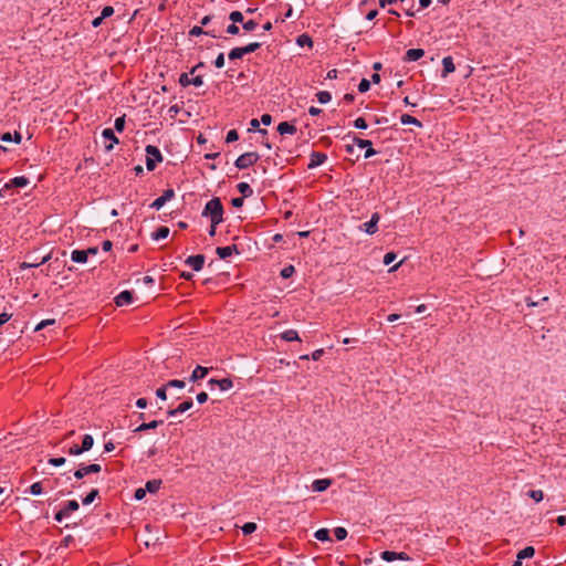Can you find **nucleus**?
I'll use <instances>...</instances> for the list:
<instances>
[{
  "mask_svg": "<svg viewBox=\"0 0 566 566\" xmlns=\"http://www.w3.org/2000/svg\"><path fill=\"white\" fill-rule=\"evenodd\" d=\"M223 206L220 198L214 197L209 200L202 211L203 217H209L211 223L220 224L223 221Z\"/></svg>",
  "mask_w": 566,
  "mask_h": 566,
  "instance_id": "obj_1",
  "label": "nucleus"
},
{
  "mask_svg": "<svg viewBox=\"0 0 566 566\" xmlns=\"http://www.w3.org/2000/svg\"><path fill=\"white\" fill-rule=\"evenodd\" d=\"M146 167L149 171H153L158 163H161L164 157L158 149V147L154 145H147L146 148Z\"/></svg>",
  "mask_w": 566,
  "mask_h": 566,
  "instance_id": "obj_2",
  "label": "nucleus"
},
{
  "mask_svg": "<svg viewBox=\"0 0 566 566\" xmlns=\"http://www.w3.org/2000/svg\"><path fill=\"white\" fill-rule=\"evenodd\" d=\"M260 159V155L255 151H249L240 155L234 161L238 169H247L253 166Z\"/></svg>",
  "mask_w": 566,
  "mask_h": 566,
  "instance_id": "obj_3",
  "label": "nucleus"
},
{
  "mask_svg": "<svg viewBox=\"0 0 566 566\" xmlns=\"http://www.w3.org/2000/svg\"><path fill=\"white\" fill-rule=\"evenodd\" d=\"M175 197L174 189H166L160 197L154 200L150 205L151 208L159 210L167 201L171 200Z\"/></svg>",
  "mask_w": 566,
  "mask_h": 566,
  "instance_id": "obj_4",
  "label": "nucleus"
},
{
  "mask_svg": "<svg viewBox=\"0 0 566 566\" xmlns=\"http://www.w3.org/2000/svg\"><path fill=\"white\" fill-rule=\"evenodd\" d=\"M380 220V216L378 212H375L371 214V218L368 222H365L361 227V229L368 233V234H374L378 231V222Z\"/></svg>",
  "mask_w": 566,
  "mask_h": 566,
  "instance_id": "obj_5",
  "label": "nucleus"
},
{
  "mask_svg": "<svg viewBox=\"0 0 566 566\" xmlns=\"http://www.w3.org/2000/svg\"><path fill=\"white\" fill-rule=\"evenodd\" d=\"M353 143L359 148L367 147V150L365 151V158H370L376 154V150L371 147L373 144L369 139H363L357 136H353Z\"/></svg>",
  "mask_w": 566,
  "mask_h": 566,
  "instance_id": "obj_6",
  "label": "nucleus"
},
{
  "mask_svg": "<svg viewBox=\"0 0 566 566\" xmlns=\"http://www.w3.org/2000/svg\"><path fill=\"white\" fill-rule=\"evenodd\" d=\"M205 260L206 258L203 254H196L188 256L185 263L191 266L195 271H200L203 268Z\"/></svg>",
  "mask_w": 566,
  "mask_h": 566,
  "instance_id": "obj_7",
  "label": "nucleus"
},
{
  "mask_svg": "<svg viewBox=\"0 0 566 566\" xmlns=\"http://www.w3.org/2000/svg\"><path fill=\"white\" fill-rule=\"evenodd\" d=\"M327 159L326 154L319 151H313L310 156V163L307 165L308 169L316 168L323 165Z\"/></svg>",
  "mask_w": 566,
  "mask_h": 566,
  "instance_id": "obj_8",
  "label": "nucleus"
},
{
  "mask_svg": "<svg viewBox=\"0 0 566 566\" xmlns=\"http://www.w3.org/2000/svg\"><path fill=\"white\" fill-rule=\"evenodd\" d=\"M216 253L220 259H227L231 256L233 253H239V249L235 244L227 245V247H218L216 249Z\"/></svg>",
  "mask_w": 566,
  "mask_h": 566,
  "instance_id": "obj_9",
  "label": "nucleus"
},
{
  "mask_svg": "<svg viewBox=\"0 0 566 566\" xmlns=\"http://www.w3.org/2000/svg\"><path fill=\"white\" fill-rule=\"evenodd\" d=\"M29 185V179L24 176H19L12 178L9 182L4 185V189L11 188H23Z\"/></svg>",
  "mask_w": 566,
  "mask_h": 566,
  "instance_id": "obj_10",
  "label": "nucleus"
},
{
  "mask_svg": "<svg viewBox=\"0 0 566 566\" xmlns=\"http://www.w3.org/2000/svg\"><path fill=\"white\" fill-rule=\"evenodd\" d=\"M333 483L331 479H317L312 483V489L314 492H324L326 491Z\"/></svg>",
  "mask_w": 566,
  "mask_h": 566,
  "instance_id": "obj_11",
  "label": "nucleus"
},
{
  "mask_svg": "<svg viewBox=\"0 0 566 566\" xmlns=\"http://www.w3.org/2000/svg\"><path fill=\"white\" fill-rule=\"evenodd\" d=\"M133 302V293L130 291H123L115 297L117 306L128 305Z\"/></svg>",
  "mask_w": 566,
  "mask_h": 566,
  "instance_id": "obj_12",
  "label": "nucleus"
},
{
  "mask_svg": "<svg viewBox=\"0 0 566 566\" xmlns=\"http://www.w3.org/2000/svg\"><path fill=\"white\" fill-rule=\"evenodd\" d=\"M424 55V51L422 49H409L406 52L405 61L413 62L421 59Z\"/></svg>",
  "mask_w": 566,
  "mask_h": 566,
  "instance_id": "obj_13",
  "label": "nucleus"
},
{
  "mask_svg": "<svg viewBox=\"0 0 566 566\" xmlns=\"http://www.w3.org/2000/svg\"><path fill=\"white\" fill-rule=\"evenodd\" d=\"M209 373V368L198 365L190 376V381H197L205 378Z\"/></svg>",
  "mask_w": 566,
  "mask_h": 566,
  "instance_id": "obj_14",
  "label": "nucleus"
},
{
  "mask_svg": "<svg viewBox=\"0 0 566 566\" xmlns=\"http://www.w3.org/2000/svg\"><path fill=\"white\" fill-rule=\"evenodd\" d=\"M277 132L280 135H285V134H295L296 133V127L289 123V122H282L277 125Z\"/></svg>",
  "mask_w": 566,
  "mask_h": 566,
  "instance_id": "obj_15",
  "label": "nucleus"
},
{
  "mask_svg": "<svg viewBox=\"0 0 566 566\" xmlns=\"http://www.w3.org/2000/svg\"><path fill=\"white\" fill-rule=\"evenodd\" d=\"M103 137L107 140H111L109 145H106V149H113L114 144H118V138L115 136L114 130L111 128H106L102 133Z\"/></svg>",
  "mask_w": 566,
  "mask_h": 566,
  "instance_id": "obj_16",
  "label": "nucleus"
},
{
  "mask_svg": "<svg viewBox=\"0 0 566 566\" xmlns=\"http://www.w3.org/2000/svg\"><path fill=\"white\" fill-rule=\"evenodd\" d=\"M71 259L76 263H85L87 261V252L84 250H73L71 253Z\"/></svg>",
  "mask_w": 566,
  "mask_h": 566,
  "instance_id": "obj_17",
  "label": "nucleus"
},
{
  "mask_svg": "<svg viewBox=\"0 0 566 566\" xmlns=\"http://www.w3.org/2000/svg\"><path fill=\"white\" fill-rule=\"evenodd\" d=\"M163 423H164L163 420H153L150 422H143L134 431L135 432H140V431H146V430H149V429H155V428H157L158 426H160Z\"/></svg>",
  "mask_w": 566,
  "mask_h": 566,
  "instance_id": "obj_18",
  "label": "nucleus"
},
{
  "mask_svg": "<svg viewBox=\"0 0 566 566\" xmlns=\"http://www.w3.org/2000/svg\"><path fill=\"white\" fill-rule=\"evenodd\" d=\"M400 122L403 125H415L417 127H422V123L409 114H402L400 116Z\"/></svg>",
  "mask_w": 566,
  "mask_h": 566,
  "instance_id": "obj_19",
  "label": "nucleus"
},
{
  "mask_svg": "<svg viewBox=\"0 0 566 566\" xmlns=\"http://www.w3.org/2000/svg\"><path fill=\"white\" fill-rule=\"evenodd\" d=\"M163 484V481L161 480H149L146 482V485H145V490L146 492H149V493H156L160 486Z\"/></svg>",
  "mask_w": 566,
  "mask_h": 566,
  "instance_id": "obj_20",
  "label": "nucleus"
},
{
  "mask_svg": "<svg viewBox=\"0 0 566 566\" xmlns=\"http://www.w3.org/2000/svg\"><path fill=\"white\" fill-rule=\"evenodd\" d=\"M443 75L454 72L455 66L451 56H446L442 60Z\"/></svg>",
  "mask_w": 566,
  "mask_h": 566,
  "instance_id": "obj_21",
  "label": "nucleus"
},
{
  "mask_svg": "<svg viewBox=\"0 0 566 566\" xmlns=\"http://www.w3.org/2000/svg\"><path fill=\"white\" fill-rule=\"evenodd\" d=\"M281 338L285 342L300 340L298 333L295 329H287L281 334Z\"/></svg>",
  "mask_w": 566,
  "mask_h": 566,
  "instance_id": "obj_22",
  "label": "nucleus"
},
{
  "mask_svg": "<svg viewBox=\"0 0 566 566\" xmlns=\"http://www.w3.org/2000/svg\"><path fill=\"white\" fill-rule=\"evenodd\" d=\"M296 43L300 46H308V48L313 46V40L307 33H303V34L298 35L296 39Z\"/></svg>",
  "mask_w": 566,
  "mask_h": 566,
  "instance_id": "obj_23",
  "label": "nucleus"
},
{
  "mask_svg": "<svg viewBox=\"0 0 566 566\" xmlns=\"http://www.w3.org/2000/svg\"><path fill=\"white\" fill-rule=\"evenodd\" d=\"M237 188H238L239 192L242 195L243 198H248V197L253 195L252 188L247 182H240L237 186Z\"/></svg>",
  "mask_w": 566,
  "mask_h": 566,
  "instance_id": "obj_24",
  "label": "nucleus"
},
{
  "mask_svg": "<svg viewBox=\"0 0 566 566\" xmlns=\"http://www.w3.org/2000/svg\"><path fill=\"white\" fill-rule=\"evenodd\" d=\"M93 444H94L93 437L91 434H85L83 437L82 444L80 447L84 452H86L92 449Z\"/></svg>",
  "mask_w": 566,
  "mask_h": 566,
  "instance_id": "obj_25",
  "label": "nucleus"
},
{
  "mask_svg": "<svg viewBox=\"0 0 566 566\" xmlns=\"http://www.w3.org/2000/svg\"><path fill=\"white\" fill-rule=\"evenodd\" d=\"M216 385L220 388V390L226 391L233 387V381L231 378H222L216 381Z\"/></svg>",
  "mask_w": 566,
  "mask_h": 566,
  "instance_id": "obj_26",
  "label": "nucleus"
},
{
  "mask_svg": "<svg viewBox=\"0 0 566 566\" xmlns=\"http://www.w3.org/2000/svg\"><path fill=\"white\" fill-rule=\"evenodd\" d=\"M535 554V549L533 546H526L525 548H523L522 551L518 552L517 554V558L520 560L524 559V558H531L533 557Z\"/></svg>",
  "mask_w": 566,
  "mask_h": 566,
  "instance_id": "obj_27",
  "label": "nucleus"
},
{
  "mask_svg": "<svg viewBox=\"0 0 566 566\" xmlns=\"http://www.w3.org/2000/svg\"><path fill=\"white\" fill-rule=\"evenodd\" d=\"M243 55H245L243 46L233 48L228 54L230 60L242 59Z\"/></svg>",
  "mask_w": 566,
  "mask_h": 566,
  "instance_id": "obj_28",
  "label": "nucleus"
},
{
  "mask_svg": "<svg viewBox=\"0 0 566 566\" xmlns=\"http://www.w3.org/2000/svg\"><path fill=\"white\" fill-rule=\"evenodd\" d=\"M169 234V228L168 227H159L156 232L153 233L154 240H160L167 238Z\"/></svg>",
  "mask_w": 566,
  "mask_h": 566,
  "instance_id": "obj_29",
  "label": "nucleus"
},
{
  "mask_svg": "<svg viewBox=\"0 0 566 566\" xmlns=\"http://www.w3.org/2000/svg\"><path fill=\"white\" fill-rule=\"evenodd\" d=\"M189 34L191 36H198V35H201V34H207V35H211L213 38H216L217 35L214 33H212L211 31H203V29L201 27H198V25H195L193 28H191V30L189 31Z\"/></svg>",
  "mask_w": 566,
  "mask_h": 566,
  "instance_id": "obj_30",
  "label": "nucleus"
},
{
  "mask_svg": "<svg viewBox=\"0 0 566 566\" xmlns=\"http://www.w3.org/2000/svg\"><path fill=\"white\" fill-rule=\"evenodd\" d=\"M85 470H87V467L85 463H81L78 465V468L74 471V478L77 479V480H82L85 475L90 474L88 472H86Z\"/></svg>",
  "mask_w": 566,
  "mask_h": 566,
  "instance_id": "obj_31",
  "label": "nucleus"
},
{
  "mask_svg": "<svg viewBox=\"0 0 566 566\" xmlns=\"http://www.w3.org/2000/svg\"><path fill=\"white\" fill-rule=\"evenodd\" d=\"M98 496V490L92 489L91 492L82 500L84 505H88L94 502V500Z\"/></svg>",
  "mask_w": 566,
  "mask_h": 566,
  "instance_id": "obj_32",
  "label": "nucleus"
},
{
  "mask_svg": "<svg viewBox=\"0 0 566 566\" xmlns=\"http://www.w3.org/2000/svg\"><path fill=\"white\" fill-rule=\"evenodd\" d=\"M315 538L318 541H328L329 539V531L327 528H319L314 534Z\"/></svg>",
  "mask_w": 566,
  "mask_h": 566,
  "instance_id": "obj_33",
  "label": "nucleus"
},
{
  "mask_svg": "<svg viewBox=\"0 0 566 566\" xmlns=\"http://www.w3.org/2000/svg\"><path fill=\"white\" fill-rule=\"evenodd\" d=\"M316 97L318 99V102L321 104H326L328 103L331 99H332V95L329 92L327 91H319L317 94H316Z\"/></svg>",
  "mask_w": 566,
  "mask_h": 566,
  "instance_id": "obj_34",
  "label": "nucleus"
},
{
  "mask_svg": "<svg viewBox=\"0 0 566 566\" xmlns=\"http://www.w3.org/2000/svg\"><path fill=\"white\" fill-rule=\"evenodd\" d=\"M527 495L533 499L535 502H541L544 497V493L542 490H531Z\"/></svg>",
  "mask_w": 566,
  "mask_h": 566,
  "instance_id": "obj_35",
  "label": "nucleus"
},
{
  "mask_svg": "<svg viewBox=\"0 0 566 566\" xmlns=\"http://www.w3.org/2000/svg\"><path fill=\"white\" fill-rule=\"evenodd\" d=\"M193 402L192 399H187L184 402H181L177 408L176 411H179V413L185 412L189 410L192 407Z\"/></svg>",
  "mask_w": 566,
  "mask_h": 566,
  "instance_id": "obj_36",
  "label": "nucleus"
},
{
  "mask_svg": "<svg viewBox=\"0 0 566 566\" xmlns=\"http://www.w3.org/2000/svg\"><path fill=\"white\" fill-rule=\"evenodd\" d=\"M50 254L45 255L44 258H42V260L39 262V263H28V262H23L21 264V269H29V268H36L45 262H48L50 260Z\"/></svg>",
  "mask_w": 566,
  "mask_h": 566,
  "instance_id": "obj_37",
  "label": "nucleus"
},
{
  "mask_svg": "<svg viewBox=\"0 0 566 566\" xmlns=\"http://www.w3.org/2000/svg\"><path fill=\"white\" fill-rule=\"evenodd\" d=\"M260 48H261V43H259V42H251L248 45L243 46V50H244L245 54H250V53L255 52Z\"/></svg>",
  "mask_w": 566,
  "mask_h": 566,
  "instance_id": "obj_38",
  "label": "nucleus"
},
{
  "mask_svg": "<svg viewBox=\"0 0 566 566\" xmlns=\"http://www.w3.org/2000/svg\"><path fill=\"white\" fill-rule=\"evenodd\" d=\"M256 530V524L253 522L245 523L242 526V532L244 535H250Z\"/></svg>",
  "mask_w": 566,
  "mask_h": 566,
  "instance_id": "obj_39",
  "label": "nucleus"
},
{
  "mask_svg": "<svg viewBox=\"0 0 566 566\" xmlns=\"http://www.w3.org/2000/svg\"><path fill=\"white\" fill-rule=\"evenodd\" d=\"M229 19L232 21V23H242L243 14L240 11H232L229 15Z\"/></svg>",
  "mask_w": 566,
  "mask_h": 566,
  "instance_id": "obj_40",
  "label": "nucleus"
},
{
  "mask_svg": "<svg viewBox=\"0 0 566 566\" xmlns=\"http://www.w3.org/2000/svg\"><path fill=\"white\" fill-rule=\"evenodd\" d=\"M334 535H335L337 541H343L347 536V531L344 527H336L334 530Z\"/></svg>",
  "mask_w": 566,
  "mask_h": 566,
  "instance_id": "obj_41",
  "label": "nucleus"
},
{
  "mask_svg": "<svg viewBox=\"0 0 566 566\" xmlns=\"http://www.w3.org/2000/svg\"><path fill=\"white\" fill-rule=\"evenodd\" d=\"M242 27H243V30H245L247 32H251V31H254L258 27V22L254 21V20H248L245 22H242Z\"/></svg>",
  "mask_w": 566,
  "mask_h": 566,
  "instance_id": "obj_42",
  "label": "nucleus"
},
{
  "mask_svg": "<svg viewBox=\"0 0 566 566\" xmlns=\"http://www.w3.org/2000/svg\"><path fill=\"white\" fill-rule=\"evenodd\" d=\"M114 128L117 132H119V133L124 130V128H125V115H123L120 117H117L115 119Z\"/></svg>",
  "mask_w": 566,
  "mask_h": 566,
  "instance_id": "obj_43",
  "label": "nucleus"
},
{
  "mask_svg": "<svg viewBox=\"0 0 566 566\" xmlns=\"http://www.w3.org/2000/svg\"><path fill=\"white\" fill-rule=\"evenodd\" d=\"M295 272V269L293 265H287L281 271V276L284 279L291 277Z\"/></svg>",
  "mask_w": 566,
  "mask_h": 566,
  "instance_id": "obj_44",
  "label": "nucleus"
},
{
  "mask_svg": "<svg viewBox=\"0 0 566 566\" xmlns=\"http://www.w3.org/2000/svg\"><path fill=\"white\" fill-rule=\"evenodd\" d=\"M380 557L386 562H392L396 560V552L391 551H384L380 555Z\"/></svg>",
  "mask_w": 566,
  "mask_h": 566,
  "instance_id": "obj_45",
  "label": "nucleus"
},
{
  "mask_svg": "<svg viewBox=\"0 0 566 566\" xmlns=\"http://www.w3.org/2000/svg\"><path fill=\"white\" fill-rule=\"evenodd\" d=\"M238 139H239V134L235 129H231L228 132L227 137H226L227 143H233Z\"/></svg>",
  "mask_w": 566,
  "mask_h": 566,
  "instance_id": "obj_46",
  "label": "nucleus"
},
{
  "mask_svg": "<svg viewBox=\"0 0 566 566\" xmlns=\"http://www.w3.org/2000/svg\"><path fill=\"white\" fill-rule=\"evenodd\" d=\"M42 483L41 482H35L33 483L31 486H30V492L31 494L33 495H39L42 493Z\"/></svg>",
  "mask_w": 566,
  "mask_h": 566,
  "instance_id": "obj_47",
  "label": "nucleus"
},
{
  "mask_svg": "<svg viewBox=\"0 0 566 566\" xmlns=\"http://www.w3.org/2000/svg\"><path fill=\"white\" fill-rule=\"evenodd\" d=\"M185 385H186V384H185V381H184V380H179V379H171V380H169V381L166 384V386H167L168 388H170V387H175V388H184V387H185Z\"/></svg>",
  "mask_w": 566,
  "mask_h": 566,
  "instance_id": "obj_48",
  "label": "nucleus"
},
{
  "mask_svg": "<svg viewBox=\"0 0 566 566\" xmlns=\"http://www.w3.org/2000/svg\"><path fill=\"white\" fill-rule=\"evenodd\" d=\"M370 88V82L367 78H363L358 84V91L365 93Z\"/></svg>",
  "mask_w": 566,
  "mask_h": 566,
  "instance_id": "obj_49",
  "label": "nucleus"
},
{
  "mask_svg": "<svg viewBox=\"0 0 566 566\" xmlns=\"http://www.w3.org/2000/svg\"><path fill=\"white\" fill-rule=\"evenodd\" d=\"M179 84L184 87L191 85V78L188 76L187 73L180 74Z\"/></svg>",
  "mask_w": 566,
  "mask_h": 566,
  "instance_id": "obj_50",
  "label": "nucleus"
},
{
  "mask_svg": "<svg viewBox=\"0 0 566 566\" xmlns=\"http://www.w3.org/2000/svg\"><path fill=\"white\" fill-rule=\"evenodd\" d=\"M82 453H84V451L81 449V447L78 444H73L67 450V454H70V455H80Z\"/></svg>",
  "mask_w": 566,
  "mask_h": 566,
  "instance_id": "obj_51",
  "label": "nucleus"
},
{
  "mask_svg": "<svg viewBox=\"0 0 566 566\" xmlns=\"http://www.w3.org/2000/svg\"><path fill=\"white\" fill-rule=\"evenodd\" d=\"M69 512H74V511H77L80 505H78V502L76 500H71L69 501L65 506H64Z\"/></svg>",
  "mask_w": 566,
  "mask_h": 566,
  "instance_id": "obj_52",
  "label": "nucleus"
},
{
  "mask_svg": "<svg viewBox=\"0 0 566 566\" xmlns=\"http://www.w3.org/2000/svg\"><path fill=\"white\" fill-rule=\"evenodd\" d=\"M354 126L358 129H366L368 127L364 117H358L354 120Z\"/></svg>",
  "mask_w": 566,
  "mask_h": 566,
  "instance_id": "obj_53",
  "label": "nucleus"
},
{
  "mask_svg": "<svg viewBox=\"0 0 566 566\" xmlns=\"http://www.w3.org/2000/svg\"><path fill=\"white\" fill-rule=\"evenodd\" d=\"M167 386L164 385L161 387H159L157 390H156V396L161 399V400H166L167 399Z\"/></svg>",
  "mask_w": 566,
  "mask_h": 566,
  "instance_id": "obj_54",
  "label": "nucleus"
},
{
  "mask_svg": "<svg viewBox=\"0 0 566 566\" xmlns=\"http://www.w3.org/2000/svg\"><path fill=\"white\" fill-rule=\"evenodd\" d=\"M65 461H66L65 458L60 457V458H50L48 462L54 467H61L65 463Z\"/></svg>",
  "mask_w": 566,
  "mask_h": 566,
  "instance_id": "obj_55",
  "label": "nucleus"
},
{
  "mask_svg": "<svg viewBox=\"0 0 566 566\" xmlns=\"http://www.w3.org/2000/svg\"><path fill=\"white\" fill-rule=\"evenodd\" d=\"M86 467H87V470H85V471L88 472L90 474L91 473H98L102 470V467L99 464H97V463L86 464Z\"/></svg>",
  "mask_w": 566,
  "mask_h": 566,
  "instance_id": "obj_56",
  "label": "nucleus"
},
{
  "mask_svg": "<svg viewBox=\"0 0 566 566\" xmlns=\"http://www.w3.org/2000/svg\"><path fill=\"white\" fill-rule=\"evenodd\" d=\"M113 13H114V8L111 7V6H106V7L103 8L101 17L103 19H106V18L113 15Z\"/></svg>",
  "mask_w": 566,
  "mask_h": 566,
  "instance_id": "obj_57",
  "label": "nucleus"
},
{
  "mask_svg": "<svg viewBox=\"0 0 566 566\" xmlns=\"http://www.w3.org/2000/svg\"><path fill=\"white\" fill-rule=\"evenodd\" d=\"M214 66L218 69H221L224 66V54L219 53L218 56L214 60Z\"/></svg>",
  "mask_w": 566,
  "mask_h": 566,
  "instance_id": "obj_58",
  "label": "nucleus"
},
{
  "mask_svg": "<svg viewBox=\"0 0 566 566\" xmlns=\"http://www.w3.org/2000/svg\"><path fill=\"white\" fill-rule=\"evenodd\" d=\"M54 323V319H44L36 325L35 331H41L49 325H53Z\"/></svg>",
  "mask_w": 566,
  "mask_h": 566,
  "instance_id": "obj_59",
  "label": "nucleus"
},
{
  "mask_svg": "<svg viewBox=\"0 0 566 566\" xmlns=\"http://www.w3.org/2000/svg\"><path fill=\"white\" fill-rule=\"evenodd\" d=\"M396 260V254L394 252H388L384 256V263L386 265L391 264Z\"/></svg>",
  "mask_w": 566,
  "mask_h": 566,
  "instance_id": "obj_60",
  "label": "nucleus"
},
{
  "mask_svg": "<svg viewBox=\"0 0 566 566\" xmlns=\"http://www.w3.org/2000/svg\"><path fill=\"white\" fill-rule=\"evenodd\" d=\"M240 32V29L239 27L237 25V23H231L230 25H228L227 28V33L231 34V35H237L239 34Z\"/></svg>",
  "mask_w": 566,
  "mask_h": 566,
  "instance_id": "obj_61",
  "label": "nucleus"
},
{
  "mask_svg": "<svg viewBox=\"0 0 566 566\" xmlns=\"http://www.w3.org/2000/svg\"><path fill=\"white\" fill-rule=\"evenodd\" d=\"M243 202H244L243 197H235V198H232V200H231V205L234 208H241L243 206Z\"/></svg>",
  "mask_w": 566,
  "mask_h": 566,
  "instance_id": "obj_62",
  "label": "nucleus"
},
{
  "mask_svg": "<svg viewBox=\"0 0 566 566\" xmlns=\"http://www.w3.org/2000/svg\"><path fill=\"white\" fill-rule=\"evenodd\" d=\"M145 495H146L145 488H139V489H137L135 491V495L134 496H135L136 500H143L145 497Z\"/></svg>",
  "mask_w": 566,
  "mask_h": 566,
  "instance_id": "obj_63",
  "label": "nucleus"
},
{
  "mask_svg": "<svg viewBox=\"0 0 566 566\" xmlns=\"http://www.w3.org/2000/svg\"><path fill=\"white\" fill-rule=\"evenodd\" d=\"M196 398L199 403H205L208 400V394L206 391H201Z\"/></svg>",
  "mask_w": 566,
  "mask_h": 566,
  "instance_id": "obj_64",
  "label": "nucleus"
}]
</instances>
